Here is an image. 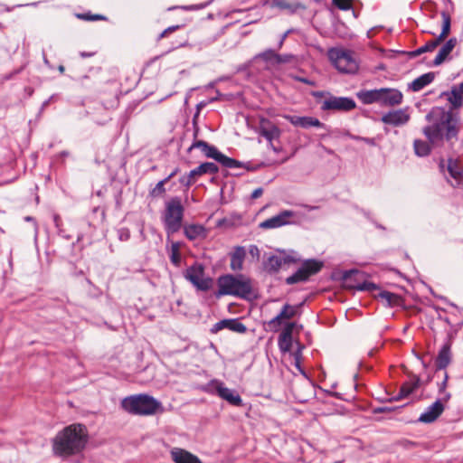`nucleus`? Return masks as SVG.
<instances>
[{
	"instance_id": "f257e3e1",
	"label": "nucleus",
	"mask_w": 463,
	"mask_h": 463,
	"mask_svg": "<svg viewBox=\"0 0 463 463\" xmlns=\"http://www.w3.org/2000/svg\"><path fill=\"white\" fill-rule=\"evenodd\" d=\"M440 97L446 98L450 109L446 110L444 108L435 107L426 115V119L431 122V125L425 127L423 133L432 144H438L443 139L448 142L457 139L458 119L453 110L463 105V81L453 85L449 91L442 92Z\"/></svg>"
},
{
	"instance_id": "f03ea898",
	"label": "nucleus",
	"mask_w": 463,
	"mask_h": 463,
	"mask_svg": "<svg viewBox=\"0 0 463 463\" xmlns=\"http://www.w3.org/2000/svg\"><path fill=\"white\" fill-rule=\"evenodd\" d=\"M88 441L87 429L82 424H71L54 438L52 450L58 456H70L80 452Z\"/></svg>"
},
{
	"instance_id": "7ed1b4c3",
	"label": "nucleus",
	"mask_w": 463,
	"mask_h": 463,
	"mask_svg": "<svg viewBox=\"0 0 463 463\" xmlns=\"http://www.w3.org/2000/svg\"><path fill=\"white\" fill-rule=\"evenodd\" d=\"M218 289L214 292L215 298L222 296H234L248 298L252 294L251 279L242 274L222 275L217 279Z\"/></svg>"
},
{
	"instance_id": "20e7f679",
	"label": "nucleus",
	"mask_w": 463,
	"mask_h": 463,
	"mask_svg": "<svg viewBox=\"0 0 463 463\" xmlns=\"http://www.w3.org/2000/svg\"><path fill=\"white\" fill-rule=\"evenodd\" d=\"M121 406L127 412L141 416H150L165 411L160 401L145 393L124 398Z\"/></svg>"
},
{
	"instance_id": "39448f33",
	"label": "nucleus",
	"mask_w": 463,
	"mask_h": 463,
	"mask_svg": "<svg viewBox=\"0 0 463 463\" xmlns=\"http://www.w3.org/2000/svg\"><path fill=\"white\" fill-rule=\"evenodd\" d=\"M184 212V209L180 197H172L165 203V209L162 218L167 234H173L180 230Z\"/></svg>"
},
{
	"instance_id": "423d86ee",
	"label": "nucleus",
	"mask_w": 463,
	"mask_h": 463,
	"mask_svg": "<svg viewBox=\"0 0 463 463\" xmlns=\"http://www.w3.org/2000/svg\"><path fill=\"white\" fill-rule=\"evenodd\" d=\"M328 58L339 72L354 74L358 71L359 64L352 51L331 48Z\"/></svg>"
},
{
	"instance_id": "0eeeda50",
	"label": "nucleus",
	"mask_w": 463,
	"mask_h": 463,
	"mask_svg": "<svg viewBox=\"0 0 463 463\" xmlns=\"http://www.w3.org/2000/svg\"><path fill=\"white\" fill-rule=\"evenodd\" d=\"M369 275L358 269H350L343 271L341 279L345 288L355 289L358 291L373 292L379 288V287L369 280Z\"/></svg>"
},
{
	"instance_id": "6e6552de",
	"label": "nucleus",
	"mask_w": 463,
	"mask_h": 463,
	"mask_svg": "<svg viewBox=\"0 0 463 463\" xmlns=\"http://www.w3.org/2000/svg\"><path fill=\"white\" fill-rule=\"evenodd\" d=\"M184 277L197 291L207 292L214 285L213 279L204 272V266L200 262H194L184 272Z\"/></svg>"
},
{
	"instance_id": "1a4fd4ad",
	"label": "nucleus",
	"mask_w": 463,
	"mask_h": 463,
	"mask_svg": "<svg viewBox=\"0 0 463 463\" xmlns=\"http://www.w3.org/2000/svg\"><path fill=\"white\" fill-rule=\"evenodd\" d=\"M201 389L211 394L217 393L222 399L227 401L232 405L242 406V400L239 393L235 390L225 387L223 383L218 380H212Z\"/></svg>"
},
{
	"instance_id": "9d476101",
	"label": "nucleus",
	"mask_w": 463,
	"mask_h": 463,
	"mask_svg": "<svg viewBox=\"0 0 463 463\" xmlns=\"http://www.w3.org/2000/svg\"><path fill=\"white\" fill-rule=\"evenodd\" d=\"M356 107L353 98L336 97L326 93V99L321 104V109L324 111H351Z\"/></svg>"
},
{
	"instance_id": "9b49d317",
	"label": "nucleus",
	"mask_w": 463,
	"mask_h": 463,
	"mask_svg": "<svg viewBox=\"0 0 463 463\" xmlns=\"http://www.w3.org/2000/svg\"><path fill=\"white\" fill-rule=\"evenodd\" d=\"M450 398L451 394L446 393L444 396L437 399L420 415L418 421L422 423L434 422L442 414L445 410V404L450 400Z\"/></svg>"
},
{
	"instance_id": "f8f14e48",
	"label": "nucleus",
	"mask_w": 463,
	"mask_h": 463,
	"mask_svg": "<svg viewBox=\"0 0 463 463\" xmlns=\"http://www.w3.org/2000/svg\"><path fill=\"white\" fill-rule=\"evenodd\" d=\"M302 263V266L294 274L286 279V283L288 285H293L308 280L312 275H315L321 270L324 262Z\"/></svg>"
},
{
	"instance_id": "ddd939ff",
	"label": "nucleus",
	"mask_w": 463,
	"mask_h": 463,
	"mask_svg": "<svg viewBox=\"0 0 463 463\" xmlns=\"http://www.w3.org/2000/svg\"><path fill=\"white\" fill-rule=\"evenodd\" d=\"M203 154L206 157L214 159L226 168H238L241 166V162L225 156L214 146L208 145L207 148L203 150Z\"/></svg>"
},
{
	"instance_id": "4468645a",
	"label": "nucleus",
	"mask_w": 463,
	"mask_h": 463,
	"mask_svg": "<svg viewBox=\"0 0 463 463\" xmlns=\"http://www.w3.org/2000/svg\"><path fill=\"white\" fill-rule=\"evenodd\" d=\"M403 95L397 89H379V104L385 107H393L402 102Z\"/></svg>"
},
{
	"instance_id": "2eb2a0df",
	"label": "nucleus",
	"mask_w": 463,
	"mask_h": 463,
	"mask_svg": "<svg viewBox=\"0 0 463 463\" xmlns=\"http://www.w3.org/2000/svg\"><path fill=\"white\" fill-rule=\"evenodd\" d=\"M294 216L292 211L285 210L279 214L272 216L259 224V227L264 230L276 229L289 224V218Z\"/></svg>"
},
{
	"instance_id": "dca6fc26",
	"label": "nucleus",
	"mask_w": 463,
	"mask_h": 463,
	"mask_svg": "<svg viewBox=\"0 0 463 463\" xmlns=\"http://www.w3.org/2000/svg\"><path fill=\"white\" fill-rule=\"evenodd\" d=\"M222 329H229L230 331L239 334H244L247 331L246 326L241 322L240 318H227L220 320L213 326L211 332L213 334H216Z\"/></svg>"
},
{
	"instance_id": "f3484780",
	"label": "nucleus",
	"mask_w": 463,
	"mask_h": 463,
	"mask_svg": "<svg viewBox=\"0 0 463 463\" xmlns=\"http://www.w3.org/2000/svg\"><path fill=\"white\" fill-rule=\"evenodd\" d=\"M263 258L269 261H294L302 260L299 254L293 250L277 249L273 252L265 253ZM305 260H316L315 259H306Z\"/></svg>"
},
{
	"instance_id": "a211bd4d",
	"label": "nucleus",
	"mask_w": 463,
	"mask_h": 463,
	"mask_svg": "<svg viewBox=\"0 0 463 463\" xmlns=\"http://www.w3.org/2000/svg\"><path fill=\"white\" fill-rule=\"evenodd\" d=\"M283 118H286L295 127H300L303 128H309L312 127L326 128V126L324 123H322L318 118L314 117L284 115Z\"/></svg>"
},
{
	"instance_id": "6ab92c4d",
	"label": "nucleus",
	"mask_w": 463,
	"mask_h": 463,
	"mask_svg": "<svg viewBox=\"0 0 463 463\" xmlns=\"http://www.w3.org/2000/svg\"><path fill=\"white\" fill-rule=\"evenodd\" d=\"M422 382L420 381V377L411 374L409 376V380L402 383L401 386V389L398 392V394L392 398H391L389 401H400L403 398L408 397L411 393H413L420 385Z\"/></svg>"
},
{
	"instance_id": "aec40b11",
	"label": "nucleus",
	"mask_w": 463,
	"mask_h": 463,
	"mask_svg": "<svg viewBox=\"0 0 463 463\" xmlns=\"http://www.w3.org/2000/svg\"><path fill=\"white\" fill-rule=\"evenodd\" d=\"M410 119V115L406 109H397L385 113L382 117V121L386 125L394 127L405 125Z\"/></svg>"
},
{
	"instance_id": "412c9836",
	"label": "nucleus",
	"mask_w": 463,
	"mask_h": 463,
	"mask_svg": "<svg viewBox=\"0 0 463 463\" xmlns=\"http://www.w3.org/2000/svg\"><path fill=\"white\" fill-rule=\"evenodd\" d=\"M297 312L296 307L290 306L289 304H285L282 307L280 312L269 321L268 325L270 329L274 332H278L280 329L281 320L282 319H290L295 317Z\"/></svg>"
},
{
	"instance_id": "4be33fe9",
	"label": "nucleus",
	"mask_w": 463,
	"mask_h": 463,
	"mask_svg": "<svg viewBox=\"0 0 463 463\" xmlns=\"http://www.w3.org/2000/svg\"><path fill=\"white\" fill-rule=\"evenodd\" d=\"M260 134L270 144L273 139H278L280 137V129L267 118H261L260 121Z\"/></svg>"
},
{
	"instance_id": "5701e85b",
	"label": "nucleus",
	"mask_w": 463,
	"mask_h": 463,
	"mask_svg": "<svg viewBox=\"0 0 463 463\" xmlns=\"http://www.w3.org/2000/svg\"><path fill=\"white\" fill-rule=\"evenodd\" d=\"M171 458L175 463H203L194 454L181 448H173L170 450Z\"/></svg>"
},
{
	"instance_id": "b1692460",
	"label": "nucleus",
	"mask_w": 463,
	"mask_h": 463,
	"mask_svg": "<svg viewBox=\"0 0 463 463\" xmlns=\"http://www.w3.org/2000/svg\"><path fill=\"white\" fill-rule=\"evenodd\" d=\"M447 169L454 181L451 182V185L454 187H463V169L459 167L458 160L449 158Z\"/></svg>"
},
{
	"instance_id": "393cba45",
	"label": "nucleus",
	"mask_w": 463,
	"mask_h": 463,
	"mask_svg": "<svg viewBox=\"0 0 463 463\" xmlns=\"http://www.w3.org/2000/svg\"><path fill=\"white\" fill-rule=\"evenodd\" d=\"M295 327V323H288L282 332L280 333L278 345L282 352H288L292 346V332Z\"/></svg>"
},
{
	"instance_id": "a878e982",
	"label": "nucleus",
	"mask_w": 463,
	"mask_h": 463,
	"mask_svg": "<svg viewBox=\"0 0 463 463\" xmlns=\"http://www.w3.org/2000/svg\"><path fill=\"white\" fill-rule=\"evenodd\" d=\"M184 233L190 241L203 240L207 237V229L202 224H188L184 226Z\"/></svg>"
},
{
	"instance_id": "bb28decb",
	"label": "nucleus",
	"mask_w": 463,
	"mask_h": 463,
	"mask_svg": "<svg viewBox=\"0 0 463 463\" xmlns=\"http://www.w3.org/2000/svg\"><path fill=\"white\" fill-rule=\"evenodd\" d=\"M458 40L456 37L449 38L439 49L438 54L433 60V65H440L450 54L453 49L456 47Z\"/></svg>"
},
{
	"instance_id": "cd10ccee",
	"label": "nucleus",
	"mask_w": 463,
	"mask_h": 463,
	"mask_svg": "<svg viewBox=\"0 0 463 463\" xmlns=\"http://www.w3.org/2000/svg\"><path fill=\"white\" fill-rule=\"evenodd\" d=\"M451 345L449 343L444 344L439 351L436 357L435 365L438 370L445 369L451 361Z\"/></svg>"
},
{
	"instance_id": "c85d7f7f",
	"label": "nucleus",
	"mask_w": 463,
	"mask_h": 463,
	"mask_svg": "<svg viewBox=\"0 0 463 463\" xmlns=\"http://www.w3.org/2000/svg\"><path fill=\"white\" fill-rule=\"evenodd\" d=\"M359 100L366 105L378 103L379 104V89L374 90H363L357 93Z\"/></svg>"
},
{
	"instance_id": "c756f323",
	"label": "nucleus",
	"mask_w": 463,
	"mask_h": 463,
	"mask_svg": "<svg viewBox=\"0 0 463 463\" xmlns=\"http://www.w3.org/2000/svg\"><path fill=\"white\" fill-rule=\"evenodd\" d=\"M435 78V75L433 72H428V73H424L422 75H420V77L416 78L411 84H410V88L413 90V91H420V90H422L424 87H426L427 85H429L430 83H431L433 81Z\"/></svg>"
},
{
	"instance_id": "7c9ffc66",
	"label": "nucleus",
	"mask_w": 463,
	"mask_h": 463,
	"mask_svg": "<svg viewBox=\"0 0 463 463\" xmlns=\"http://www.w3.org/2000/svg\"><path fill=\"white\" fill-rule=\"evenodd\" d=\"M219 168L218 166L212 162H205L201 164L199 166L195 167L194 169L191 170V175L194 176H200L204 174H211L214 175L218 173Z\"/></svg>"
},
{
	"instance_id": "2f4dec72",
	"label": "nucleus",
	"mask_w": 463,
	"mask_h": 463,
	"mask_svg": "<svg viewBox=\"0 0 463 463\" xmlns=\"http://www.w3.org/2000/svg\"><path fill=\"white\" fill-rule=\"evenodd\" d=\"M441 17H442L441 33L435 39L439 44L445 39V37L449 34V33L450 31V24H451L450 15L447 12H442Z\"/></svg>"
},
{
	"instance_id": "473e14b6",
	"label": "nucleus",
	"mask_w": 463,
	"mask_h": 463,
	"mask_svg": "<svg viewBox=\"0 0 463 463\" xmlns=\"http://www.w3.org/2000/svg\"><path fill=\"white\" fill-rule=\"evenodd\" d=\"M290 262H263V270L271 276H276Z\"/></svg>"
},
{
	"instance_id": "72a5a7b5",
	"label": "nucleus",
	"mask_w": 463,
	"mask_h": 463,
	"mask_svg": "<svg viewBox=\"0 0 463 463\" xmlns=\"http://www.w3.org/2000/svg\"><path fill=\"white\" fill-rule=\"evenodd\" d=\"M413 148L418 156H426L430 153V147L428 142L420 139L414 140Z\"/></svg>"
},
{
	"instance_id": "f704fd0d",
	"label": "nucleus",
	"mask_w": 463,
	"mask_h": 463,
	"mask_svg": "<svg viewBox=\"0 0 463 463\" xmlns=\"http://www.w3.org/2000/svg\"><path fill=\"white\" fill-rule=\"evenodd\" d=\"M439 43L434 39L426 43L424 45L410 52L411 57H416L421 53L434 51Z\"/></svg>"
},
{
	"instance_id": "c9c22d12",
	"label": "nucleus",
	"mask_w": 463,
	"mask_h": 463,
	"mask_svg": "<svg viewBox=\"0 0 463 463\" xmlns=\"http://www.w3.org/2000/svg\"><path fill=\"white\" fill-rule=\"evenodd\" d=\"M378 297L385 300L389 306L399 305L401 301V297L399 295L385 290L381 291L378 294Z\"/></svg>"
},
{
	"instance_id": "e433bc0d",
	"label": "nucleus",
	"mask_w": 463,
	"mask_h": 463,
	"mask_svg": "<svg viewBox=\"0 0 463 463\" xmlns=\"http://www.w3.org/2000/svg\"><path fill=\"white\" fill-rule=\"evenodd\" d=\"M246 250L242 246H236L231 254V260H244Z\"/></svg>"
},
{
	"instance_id": "4c0bfd02",
	"label": "nucleus",
	"mask_w": 463,
	"mask_h": 463,
	"mask_svg": "<svg viewBox=\"0 0 463 463\" xmlns=\"http://www.w3.org/2000/svg\"><path fill=\"white\" fill-rule=\"evenodd\" d=\"M259 58L262 59L265 61H273L275 63L277 53L272 49H267L264 52H260L258 55Z\"/></svg>"
},
{
	"instance_id": "58836bf2",
	"label": "nucleus",
	"mask_w": 463,
	"mask_h": 463,
	"mask_svg": "<svg viewBox=\"0 0 463 463\" xmlns=\"http://www.w3.org/2000/svg\"><path fill=\"white\" fill-rule=\"evenodd\" d=\"M332 3L343 11H348L353 7V0H332Z\"/></svg>"
},
{
	"instance_id": "ea45409f",
	"label": "nucleus",
	"mask_w": 463,
	"mask_h": 463,
	"mask_svg": "<svg viewBox=\"0 0 463 463\" xmlns=\"http://www.w3.org/2000/svg\"><path fill=\"white\" fill-rule=\"evenodd\" d=\"M167 182L165 179L159 181L151 190L150 194L154 197L163 194L165 192V184Z\"/></svg>"
},
{
	"instance_id": "a19ab883",
	"label": "nucleus",
	"mask_w": 463,
	"mask_h": 463,
	"mask_svg": "<svg viewBox=\"0 0 463 463\" xmlns=\"http://www.w3.org/2000/svg\"><path fill=\"white\" fill-rule=\"evenodd\" d=\"M294 59H295V56L293 54H289V53L279 54V53H277V58H276L275 63L276 64L289 63Z\"/></svg>"
},
{
	"instance_id": "79ce46f5",
	"label": "nucleus",
	"mask_w": 463,
	"mask_h": 463,
	"mask_svg": "<svg viewBox=\"0 0 463 463\" xmlns=\"http://www.w3.org/2000/svg\"><path fill=\"white\" fill-rule=\"evenodd\" d=\"M208 143L203 140H194L192 145L188 148V152L192 151L194 148H199L203 153V150L207 148Z\"/></svg>"
},
{
	"instance_id": "37998d69",
	"label": "nucleus",
	"mask_w": 463,
	"mask_h": 463,
	"mask_svg": "<svg viewBox=\"0 0 463 463\" xmlns=\"http://www.w3.org/2000/svg\"><path fill=\"white\" fill-rule=\"evenodd\" d=\"M249 255L253 260H259L260 258V251L257 245L251 244L249 247Z\"/></svg>"
},
{
	"instance_id": "c03bdc74",
	"label": "nucleus",
	"mask_w": 463,
	"mask_h": 463,
	"mask_svg": "<svg viewBox=\"0 0 463 463\" xmlns=\"http://www.w3.org/2000/svg\"><path fill=\"white\" fill-rule=\"evenodd\" d=\"M277 5L281 9H288L291 12L297 11L298 8L301 7L300 4H295L294 5H289L287 2L280 1L277 3Z\"/></svg>"
},
{
	"instance_id": "a18cd8bd",
	"label": "nucleus",
	"mask_w": 463,
	"mask_h": 463,
	"mask_svg": "<svg viewBox=\"0 0 463 463\" xmlns=\"http://www.w3.org/2000/svg\"><path fill=\"white\" fill-rule=\"evenodd\" d=\"M194 177H195L194 175H191V171H190L187 175L182 176L179 179V182H180L181 184H183V185H184L186 187H189L194 182Z\"/></svg>"
},
{
	"instance_id": "49530a36",
	"label": "nucleus",
	"mask_w": 463,
	"mask_h": 463,
	"mask_svg": "<svg viewBox=\"0 0 463 463\" xmlns=\"http://www.w3.org/2000/svg\"><path fill=\"white\" fill-rule=\"evenodd\" d=\"M118 236L121 241H126L130 238V232L127 228H121L118 231Z\"/></svg>"
},
{
	"instance_id": "de8ad7c7",
	"label": "nucleus",
	"mask_w": 463,
	"mask_h": 463,
	"mask_svg": "<svg viewBox=\"0 0 463 463\" xmlns=\"http://www.w3.org/2000/svg\"><path fill=\"white\" fill-rule=\"evenodd\" d=\"M178 248H179L178 243H173L172 250H171V255H170V260H180Z\"/></svg>"
},
{
	"instance_id": "09e8293b",
	"label": "nucleus",
	"mask_w": 463,
	"mask_h": 463,
	"mask_svg": "<svg viewBox=\"0 0 463 463\" xmlns=\"http://www.w3.org/2000/svg\"><path fill=\"white\" fill-rule=\"evenodd\" d=\"M447 383H448V374H447V373H445L443 381L439 384V392L442 396H444L446 393H449V392L446 391Z\"/></svg>"
},
{
	"instance_id": "8fccbe9b",
	"label": "nucleus",
	"mask_w": 463,
	"mask_h": 463,
	"mask_svg": "<svg viewBox=\"0 0 463 463\" xmlns=\"http://www.w3.org/2000/svg\"><path fill=\"white\" fill-rule=\"evenodd\" d=\"M293 80H296V81H299V82H302V83H305V84H307V85H310V86H316V82L312 80H309L307 78H304V77H301V76H292Z\"/></svg>"
},
{
	"instance_id": "3c124183",
	"label": "nucleus",
	"mask_w": 463,
	"mask_h": 463,
	"mask_svg": "<svg viewBox=\"0 0 463 463\" xmlns=\"http://www.w3.org/2000/svg\"><path fill=\"white\" fill-rule=\"evenodd\" d=\"M80 17H82L84 18L85 20H88V21H98V20H104L105 17L103 15H100V14H93V15H89V14H80L79 15Z\"/></svg>"
},
{
	"instance_id": "603ef678",
	"label": "nucleus",
	"mask_w": 463,
	"mask_h": 463,
	"mask_svg": "<svg viewBox=\"0 0 463 463\" xmlns=\"http://www.w3.org/2000/svg\"><path fill=\"white\" fill-rule=\"evenodd\" d=\"M23 68L14 71L12 73L5 74L3 76V80H9L14 75H16L22 71Z\"/></svg>"
},
{
	"instance_id": "864d4df0",
	"label": "nucleus",
	"mask_w": 463,
	"mask_h": 463,
	"mask_svg": "<svg viewBox=\"0 0 463 463\" xmlns=\"http://www.w3.org/2000/svg\"><path fill=\"white\" fill-rule=\"evenodd\" d=\"M263 194V189L262 188H257L255 189L252 194H251V198L252 199H257L259 197H260Z\"/></svg>"
},
{
	"instance_id": "5fc2aeb1",
	"label": "nucleus",
	"mask_w": 463,
	"mask_h": 463,
	"mask_svg": "<svg viewBox=\"0 0 463 463\" xmlns=\"http://www.w3.org/2000/svg\"><path fill=\"white\" fill-rule=\"evenodd\" d=\"M231 268L232 270H240L242 269V262H231Z\"/></svg>"
},
{
	"instance_id": "6e6d98bb",
	"label": "nucleus",
	"mask_w": 463,
	"mask_h": 463,
	"mask_svg": "<svg viewBox=\"0 0 463 463\" xmlns=\"http://www.w3.org/2000/svg\"><path fill=\"white\" fill-rule=\"evenodd\" d=\"M393 411V408H391V407H379L377 409L374 410L375 412H387V411Z\"/></svg>"
},
{
	"instance_id": "4d7b16f0",
	"label": "nucleus",
	"mask_w": 463,
	"mask_h": 463,
	"mask_svg": "<svg viewBox=\"0 0 463 463\" xmlns=\"http://www.w3.org/2000/svg\"><path fill=\"white\" fill-rule=\"evenodd\" d=\"M290 33V31H288L286 32L280 38L279 42V44H278V49H280L284 43V41L285 39L287 38L288 34Z\"/></svg>"
},
{
	"instance_id": "13d9d810",
	"label": "nucleus",
	"mask_w": 463,
	"mask_h": 463,
	"mask_svg": "<svg viewBox=\"0 0 463 463\" xmlns=\"http://www.w3.org/2000/svg\"><path fill=\"white\" fill-rule=\"evenodd\" d=\"M179 169L178 168H175L165 178H164L165 180H166V182H168L171 178H173L177 173H178Z\"/></svg>"
},
{
	"instance_id": "bf43d9fd",
	"label": "nucleus",
	"mask_w": 463,
	"mask_h": 463,
	"mask_svg": "<svg viewBox=\"0 0 463 463\" xmlns=\"http://www.w3.org/2000/svg\"><path fill=\"white\" fill-rule=\"evenodd\" d=\"M326 95V93L324 92V91H314V92H312V96L317 98V99L324 97Z\"/></svg>"
},
{
	"instance_id": "052dcab7",
	"label": "nucleus",
	"mask_w": 463,
	"mask_h": 463,
	"mask_svg": "<svg viewBox=\"0 0 463 463\" xmlns=\"http://www.w3.org/2000/svg\"><path fill=\"white\" fill-rule=\"evenodd\" d=\"M179 28H181V25H172V26H169L166 28V32H168V33H173V32L178 30Z\"/></svg>"
},
{
	"instance_id": "680f3d73",
	"label": "nucleus",
	"mask_w": 463,
	"mask_h": 463,
	"mask_svg": "<svg viewBox=\"0 0 463 463\" xmlns=\"http://www.w3.org/2000/svg\"><path fill=\"white\" fill-rule=\"evenodd\" d=\"M80 57H82V58H89V57L93 56V55H94V53H93V52H81L80 53Z\"/></svg>"
},
{
	"instance_id": "e2e57ef3",
	"label": "nucleus",
	"mask_w": 463,
	"mask_h": 463,
	"mask_svg": "<svg viewBox=\"0 0 463 463\" xmlns=\"http://www.w3.org/2000/svg\"><path fill=\"white\" fill-rule=\"evenodd\" d=\"M168 33V32H166V29H165L158 36V40H161L162 38H164L166 34Z\"/></svg>"
},
{
	"instance_id": "0e129e2a",
	"label": "nucleus",
	"mask_w": 463,
	"mask_h": 463,
	"mask_svg": "<svg viewBox=\"0 0 463 463\" xmlns=\"http://www.w3.org/2000/svg\"><path fill=\"white\" fill-rule=\"evenodd\" d=\"M43 61H44V63H45L47 66L51 67L50 62H49L48 59L46 58V55H45V53H44V52H43Z\"/></svg>"
},
{
	"instance_id": "69168bd1",
	"label": "nucleus",
	"mask_w": 463,
	"mask_h": 463,
	"mask_svg": "<svg viewBox=\"0 0 463 463\" xmlns=\"http://www.w3.org/2000/svg\"><path fill=\"white\" fill-rule=\"evenodd\" d=\"M58 71H59L61 73H63V72H64V71H65L64 66H63V65H59V66H58Z\"/></svg>"
},
{
	"instance_id": "338daca9",
	"label": "nucleus",
	"mask_w": 463,
	"mask_h": 463,
	"mask_svg": "<svg viewBox=\"0 0 463 463\" xmlns=\"http://www.w3.org/2000/svg\"><path fill=\"white\" fill-rule=\"evenodd\" d=\"M271 146H272V148H273L274 152H275V153H277V154H278V153H279V152L281 151V148H280V147H277V146H273L272 145H271Z\"/></svg>"
},
{
	"instance_id": "774afa93",
	"label": "nucleus",
	"mask_w": 463,
	"mask_h": 463,
	"mask_svg": "<svg viewBox=\"0 0 463 463\" xmlns=\"http://www.w3.org/2000/svg\"><path fill=\"white\" fill-rule=\"evenodd\" d=\"M60 156H63V157L68 156H69V152H68V151H61V152L60 153Z\"/></svg>"
}]
</instances>
